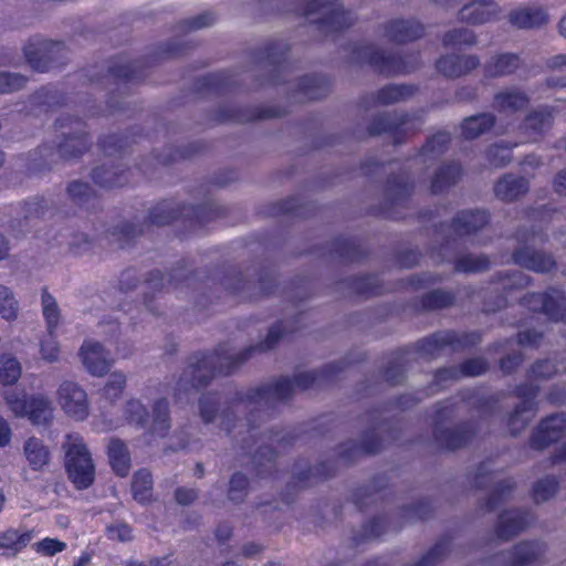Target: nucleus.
I'll return each mask as SVG.
<instances>
[{
	"label": "nucleus",
	"instance_id": "f257e3e1",
	"mask_svg": "<svg viewBox=\"0 0 566 566\" xmlns=\"http://www.w3.org/2000/svg\"><path fill=\"white\" fill-rule=\"evenodd\" d=\"M291 332L293 329L289 323L280 322L270 328L265 340L258 345L249 346L241 352H234L231 347L221 345L211 354L196 357V361L190 363L182 371L177 382L178 390L199 389L208 386L217 375H230L254 353L274 348L279 340Z\"/></svg>",
	"mask_w": 566,
	"mask_h": 566
},
{
	"label": "nucleus",
	"instance_id": "f03ea898",
	"mask_svg": "<svg viewBox=\"0 0 566 566\" xmlns=\"http://www.w3.org/2000/svg\"><path fill=\"white\" fill-rule=\"evenodd\" d=\"M62 449L69 479L77 489H87L94 481L95 467L84 439L78 433H69Z\"/></svg>",
	"mask_w": 566,
	"mask_h": 566
},
{
	"label": "nucleus",
	"instance_id": "7ed1b4c3",
	"mask_svg": "<svg viewBox=\"0 0 566 566\" xmlns=\"http://www.w3.org/2000/svg\"><path fill=\"white\" fill-rule=\"evenodd\" d=\"M323 375L321 373H301L295 376L293 382L285 378L277 380L274 384L254 389L249 398L256 401L258 405H271L274 401L287 399L293 394L294 388L305 390L313 386L315 382L321 381Z\"/></svg>",
	"mask_w": 566,
	"mask_h": 566
},
{
	"label": "nucleus",
	"instance_id": "20e7f679",
	"mask_svg": "<svg viewBox=\"0 0 566 566\" xmlns=\"http://www.w3.org/2000/svg\"><path fill=\"white\" fill-rule=\"evenodd\" d=\"M254 391L251 390L247 395H240L235 399V403L228 406L220 411V399L216 394L202 395L199 399V416L205 423L213 422L219 416L221 419V427L227 431L231 430V416L237 412H243L247 409V402L258 403L249 398Z\"/></svg>",
	"mask_w": 566,
	"mask_h": 566
},
{
	"label": "nucleus",
	"instance_id": "39448f33",
	"mask_svg": "<svg viewBox=\"0 0 566 566\" xmlns=\"http://www.w3.org/2000/svg\"><path fill=\"white\" fill-rule=\"evenodd\" d=\"M480 342V335L476 333H455L452 331L440 332L420 340L417 346L423 356L433 357L446 348L452 350L463 349Z\"/></svg>",
	"mask_w": 566,
	"mask_h": 566
},
{
	"label": "nucleus",
	"instance_id": "423d86ee",
	"mask_svg": "<svg viewBox=\"0 0 566 566\" xmlns=\"http://www.w3.org/2000/svg\"><path fill=\"white\" fill-rule=\"evenodd\" d=\"M61 409L71 418L82 421L90 411L88 397L84 388L75 381L63 380L56 390Z\"/></svg>",
	"mask_w": 566,
	"mask_h": 566
},
{
	"label": "nucleus",
	"instance_id": "0eeeda50",
	"mask_svg": "<svg viewBox=\"0 0 566 566\" xmlns=\"http://www.w3.org/2000/svg\"><path fill=\"white\" fill-rule=\"evenodd\" d=\"M538 392V388L533 384L518 386L516 395L522 398V402L517 405L513 413L509 418V429L512 436H517L526 428L535 413L534 398Z\"/></svg>",
	"mask_w": 566,
	"mask_h": 566
},
{
	"label": "nucleus",
	"instance_id": "6e6552de",
	"mask_svg": "<svg viewBox=\"0 0 566 566\" xmlns=\"http://www.w3.org/2000/svg\"><path fill=\"white\" fill-rule=\"evenodd\" d=\"M523 304L533 312L544 313L552 321H564L566 317V300L555 290L549 294L524 296Z\"/></svg>",
	"mask_w": 566,
	"mask_h": 566
},
{
	"label": "nucleus",
	"instance_id": "1a4fd4ad",
	"mask_svg": "<svg viewBox=\"0 0 566 566\" xmlns=\"http://www.w3.org/2000/svg\"><path fill=\"white\" fill-rule=\"evenodd\" d=\"M566 431V413H554L541 421L531 438V447L543 450L558 441Z\"/></svg>",
	"mask_w": 566,
	"mask_h": 566
},
{
	"label": "nucleus",
	"instance_id": "9d476101",
	"mask_svg": "<svg viewBox=\"0 0 566 566\" xmlns=\"http://www.w3.org/2000/svg\"><path fill=\"white\" fill-rule=\"evenodd\" d=\"M82 361L93 376L105 375L112 365L109 353L96 342H85L81 347Z\"/></svg>",
	"mask_w": 566,
	"mask_h": 566
},
{
	"label": "nucleus",
	"instance_id": "9b49d317",
	"mask_svg": "<svg viewBox=\"0 0 566 566\" xmlns=\"http://www.w3.org/2000/svg\"><path fill=\"white\" fill-rule=\"evenodd\" d=\"M530 524V514L522 510H510L499 516L495 527L497 538L509 541L524 531Z\"/></svg>",
	"mask_w": 566,
	"mask_h": 566
},
{
	"label": "nucleus",
	"instance_id": "f8f14e48",
	"mask_svg": "<svg viewBox=\"0 0 566 566\" xmlns=\"http://www.w3.org/2000/svg\"><path fill=\"white\" fill-rule=\"evenodd\" d=\"M433 436L440 448L455 450L467 446L471 441L474 436V430L469 424L454 429L442 428V426L436 424Z\"/></svg>",
	"mask_w": 566,
	"mask_h": 566
},
{
	"label": "nucleus",
	"instance_id": "ddd939ff",
	"mask_svg": "<svg viewBox=\"0 0 566 566\" xmlns=\"http://www.w3.org/2000/svg\"><path fill=\"white\" fill-rule=\"evenodd\" d=\"M22 454L34 472H44L51 462L50 448L39 438L31 437L23 443Z\"/></svg>",
	"mask_w": 566,
	"mask_h": 566
},
{
	"label": "nucleus",
	"instance_id": "4468645a",
	"mask_svg": "<svg viewBox=\"0 0 566 566\" xmlns=\"http://www.w3.org/2000/svg\"><path fill=\"white\" fill-rule=\"evenodd\" d=\"M31 531L9 528L0 533V552L2 556L13 557L32 539Z\"/></svg>",
	"mask_w": 566,
	"mask_h": 566
},
{
	"label": "nucleus",
	"instance_id": "2eb2a0df",
	"mask_svg": "<svg viewBox=\"0 0 566 566\" xmlns=\"http://www.w3.org/2000/svg\"><path fill=\"white\" fill-rule=\"evenodd\" d=\"M316 11H322V18L313 19V21H322L336 28H343L348 24L346 13L339 8L328 2L327 0H312L310 10L306 12L308 17Z\"/></svg>",
	"mask_w": 566,
	"mask_h": 566
},
{
	"label": "nucleus",
	"instance_id": "dca6fc26",
	"mask_svg": "<svg viewBox=\"0 0 566 566\" xmlns=\"http://www.w3.org/2000/svg\"><path fill=\"white\" fill-rule=\"evenodd\" d=\"M109 463L119 476H126L130 469V454L124 441L112 438L107 446Z\"/></svg>",
	"mask_w": 566,
	"mask_h": 566
},
{
	"label": "nucleus",
	"instance_id": "f3484780",
	"mask_svg": "<svg viewBox=\"0 0 566 566\" xmlns=\"http://www.w3.org/2000/svg\"><path fill=\"white\" fill-rule=\"evenodd\" d=\"M53 403L46 396L32 395L25 417L34 424H48L53 418Z\"/></svg>",
	"mask_w": 566,
	"mask_h": 566
},
{
	"label": "nucleus",
	"instance_id": "a211bd4d",
	"mask_svg": "<svg viewBox=\"0 0 566 566\" xmlns=\"http://www.w3.org/2000/svg\"><path fill=\"white\" fill-rule=\"evenodd\" d=\"M510 21L517 28H535L547 21V15L538 7H522L510 13Z\"/></svg>",
	"mask_w": 566,
	"mask_h": 566
},
{
	"label": "nucleus",
	"instance_id": "6ab92c4d",
	"mask_svg": "<svg viewBox=\"0 0 566 566\" xmlns=\"http://www.w3.org/2000/svg\"><path fill=\"white\" fill-rule=\"evenodd\" d=\"M514 259L517 264L536 272H547L555 264L552 256L542 252L531 251L530 249L517 251Z\"/></svg>",
	"mask_w": 566,
	"mask_h": 566
},
{
	"label": "nucleus",
	"instance_id": "aec40b11",
	"mask_svg": "<svg viewBox=\"0 0 566 566\" xmlns=\"http://www.w3.org/2000/svg\"><path fill=\"white\" fill-rule=\"evenodd\" d=\"M478 65L474 56H446L438 62V70L446 76H460Z\"/></svg>",
	"mask_w": 566,
	"mask_h": 566
},
{
	"label": "nucleus",
	"instance_id": "412c9836",
	"mask_svg": "<svg viewBox=\"0 0 566 566\" xmlns=\"http://www.w3.org/2000/svg\"><path fill=\"white\" fill-rule=\"evenodd\" d=\"M169 429V402L165 398L157 399L153 405V420L150 431L158 436H166Z\"/></svg>",
	"mask_w": 566,
	"mask_h": 566
},
{
	"label": "nucleus",
	"instance_id": "4be33fe9",
	"mask_svg": "<svg viewBox=\"0 0 566 566\" xmlns=\"http://www.w3.org/2000/svg\"><path fill=\"white\" fill-rule=\"evenodd\" d=\"M544 547L539 543H520L514 547L510 566H524L541 557Z\"/></svg>",
	"mask_w": 566,
	"mask_h": 566
},
{
	"label": "nucleus",
	"instance_id": "5701e85b",
	"mask_svg": "<svg viewBox=\"0 0 566 566\" xmlns=\"http://www.w3.org/2000/svg\"><path fill=\"white\" fill-rule=\"evenodd\" d=\"M495 195L502 200H514L527 190L524 179L504 177L495 185Z\"/></svg>",
	"mask_w": 566,
	"mask_h": 566
},
{
	"label": "nucleus",
	"instance_id": "b1692460",
	"mask_svg": "<svg viewBox=\"0 0 566 566\" xmlns=\"http://www.w3.org/2000/svg\"><path fill=\"white\" fill-rule=\"evenodd\" d=\"M134 499L138 502L150 500L153 494V476L151 473L142 469L135 472L132 483Z\"/></svg>",
	"mask_w": 566,
	"mask_h": 566
},
{
	"label": "nucleus",
	"instance_id": "393cba45",
	"mask_svg": "<svg viewBox=\"0 0 566 566\" xmlns=\"http://www.w3.org/2000/svg\"><path fill=\"white\" fill-rule=\"evenodd\" d=\"M124 417L129 424L145 428L149 422L147 407L138 399H129L124 407Z\"/></svg>",
	"mask_w": 566,
	"mask_h": 566
},
{
	"label": "nucleus",
	"instance_id": "a878e982",
	"mask_svg": "<svg viewBox=\"0 0 566 566\" xmlns=\"http://www.w3.org/2000/svg\"><path fill=\"white\" fill-rule=\"evenodd\" d=\"M22 374L20 361L12 355H0V384L9 386L15 384Z\"/></svg>",
	"mask_w": 566,
	"mask_h": 566
},
{
	"label": "nucleus",
	"instance_id": "bb28decb",
	"mask_svg": "<svg viewBox=\"0 0 566 566\" xmlns=\"http://www.w3.org/2000/svg\"><path fill=\"white\" fill-rule=\"evenodd\" d=\"M63 135L66 136L65 140L59 144V153L63 157H73L81 153H83L86 147V138L80 132H63Z\"/></svg>",
	"mask_w": 566,
	"mask_h": 566
},
{
	"label": "nucleus",
	"instance_id": "cd10ccee",
	"mask_svg": "<svg viewBox=\"0 0 566 566\" xmlns=\"http://www.w3.org/2000/svg\"><path fill=\"white\" fill-rule=\"evenodd\" d=\"M559 488V481L555 476H546L538 480L533 486V500L539 504L553 499Z\"/></svg>",
	"mask_w": 566,
	"mask_h": 566
},
{
	"label": "nucleus",
	"instance_id": "c85d7f7f",
	"mask_svg": "<svg viewBox=\"0 0 566 566\" xmlns=\"http://www.w3.org/2000/svg\"><path fill=\"white\" fill-rule=\"evenodd\" d=\"M42 312L48 332H54L60 324L61 312L56 300L46 290H43L42 293Z\"/></svg>",
	"mask_w": 566,
	"mask_h": 566
},
{
	"label": "nucleus",
	"instance_id": "c756f323",
	"mask_svg": "<svg viewBox=\"0 0 566 566\" xmlns=\"http://www.w3.org/2000/svg\"><path fill=\"white\" fill-rule=\"evenodd\" d=\"M29 398L24 391L7 390L3 394L6 405L18 418H24L28 415Z\"/></svg>",
	"mask_w": 566,
	"mask_h": 566
},
{
	"label": "nucleus",
	"instance_id": "7c9ffc66",
	"mask_svg": "<svg viewBox=\"0 0 566 566\" xmlns=\"http://www.w3.org/2000/svg\"><path fill=\"white\" fill-rule=\"evenodd\" d=\"M493 124V118L488 114L478 115L465 119L462 124V133L467 138H475Z\"/></svg>",
	"mask_w": 566,
	"mask_h": 566
},
{
	"label": "nucleus",
	"instance_id": "2f4dec72",
	"mask_svg": "<svg viewBox=\"0 0 566 566\" xmlns=\"http://www.w3.org/2000/svg\"><path fill=\"white\" fill-rule=\"evenodd\" d=\"M520 60L514 54H501L495 56L489 64L491 75H504L517 69Z\"/></svg>",
	"mask_w": 566,
	"mask_h": 566
},
{
	"label": "nucleus",
	"instance_id": "473e14b6",
	"mask_svg": "<svg viewBox=\"0 0 566 566\" xmlns=\"http://www.w3.org/2000/svg\"><path fill=\"white\" fill-rule=\"evenodd\" d=\"M248 478L240 472L234 473L229 483L228 499L235 504L242 503L248 494Z\"/></svg>",
	"mask_w": 566,
	"mask_h": 566
},
{
	"label": "nucleus",
	"instance_id": "72a5a7b5",
	"mask_svg": "<svg viewBox=\"0 0 566 566\" xmlns=\"http://www.w3.org/2000/svg\"><path fill=\"white\" fill-rule=\"evenodd\" d=\"M18 312L19 305L12 292L6 285H0V316L13 321L18 317Z\"/></svg>",
	"mask_w": 566,
	"mask_h": 566
},
{
	"label": "nucleus",
	"instance_id": "f704fd0d",
	"mask_svg": "<svg viewBox=\"0 0 566 566\" xmlns=\"http://www.w3.org/2000/svg\"><path fill=\"white\" fill-rule=\"evenodd\" d=\"M60 345L54 336V332H48V335L40 340V355L46 363H56L60 359Z\"/></svg>",
	"mask_w": 566,
	"mask_h": 566
},
{
	"label": "nucleus",
	"instance_id": "c9c22d12",
	"mask_svg": "<svg viewBox=\"0 0 566 566\" xmlns=\"http://www.w3.org/2000/svg\"><path fill=\"white\" fill-rule=\"evenodd\" d=\"M486 222L488 217L484 212H467L458 219L457 227L461 229L462 233H471L482 228Z\"/></svg>",
	"mask_w": 566,
	"mask_h": 566
},
{
	"label": "nucleus",
	"instance_id": "e433bc0d",
	"mask_svg": "<svg viewBox=\"0 0 566 566\" xmlns=\"http://www.w3.org/2000/svg\"><path fill=\"white\" fill-rule=\"evenodd\" d=\"M496 105L502 111H516L526 105V97L520 92H505L496 96Z\"/></svg>",
	"mask_w": 566,
	"mask_h": 566
},
{
	"label": "nucleus",
	"instance_id": "4c0bfd02",
	"mask_svg": "<svg viewBox=\"0 0 566 566\" xmlns=\"http://www.w3.org/2000/svg\"><path fill=\"white\" fill-rule=\"evenodd\" d=\"M422 34L421 25L411 22H396L394 25V38L399 42L419 38Z\"/></svg>",
	"mask_w": 566,
	"mask_h": 566
},
{
	"label": "nucleus",
	"instance_id": "58836bf2",
	"mask_svg": "<svg viewBox=\"0 0 566 566\" xmlns=\"http://www.w3.org/2000/svg\"><path fill=\"white\" fill-rule=\"evenodd\" d=\"M453 302V296L442 290H434L423 296L422 305L428 310H437L449 306Z\"/></svg>",
	"mask_w": 566,
	"mask_h": 566
},
{
	"label": "nucleus",
	"instance_id": "ea45409f",
	"mask_svg": "<svg viewBox=\"0 0 566 566\" xmlns=\"http://www.w3.org/2000/svg\"><path fill=\"white\" fill-rule=\"evenodd\" d=\"M489 259L485 256L465 255L457 261L455 269L461 272H479L488 269Z\"/></svg>",
	"mask_w": 566,
	"mask_h": 566
},
{
	"label": "nucleus",
	"instance_id": "a19ab883",
	"mask_svg": "<svg viewBox=\"0 0 566 566\" xmlns=\"http://www.w3.org/2000/svg\"><path fill=\"white\" fill-rule=\"evenodd\" d=\"M126 385V376L123 373L115 371L108 377L104 387V395L108 399H116L120 396Z\"/></svg>",
	"mask_w": 566,
	"mask_h": 566
},
{
	"label": "nucleus",
	"instance_id": "79ce46f5",
	"mask_svg": "<svg viewBox=\"0 0 566 566\" xmlns=\"http://www.w3.org/2000/svg\"><path fill=\"white\" fill-rule=\"evenodd\" d=\"M557 373L555 365L547 359L537 360L530 369L528 378L531 380L549 379Z\"/></svg>",
	"mask_w": 566,
	"mask_h": 566
},
{
	"label": "nucleus",
	"instance_id": "37998d69",
	"mask_svg": "<svg viewBox=\"0 0 566 566\" xmlns=\"http://www.w3.org/2000/svg\"><path fill=\"white\" fill-rule=\"evenodd\" d=\"M27 80L18 73H0V94L11 93L24 86Z\"/></svg>",
	"mask_w": 566,
	"mask_h": 566
},
{
	"label": "nucleus",
	"instance_id": "c03bdc74",
	"mask_svg": "<svg viewBox=\"0 0 566 566\" xmlns=\"http://www.w3.org/2000/svg\"><path fill=\"white\" fill-rule=\"evenodd\" d=\"M514 489V483L511 480L499 481L493 490L492 495L488 501V507L493 510L507 494Z\"/></svg>",
	"mask_w": 566,
	"mask_h": 566
},
{
	"label": "nucleus",
	"instance_id": "a18cd8bd",
	"mask_svg": "<svg viewBox=\"0 0 566 566\" xmlns=\"http://www.w3.org/2000/svg\"><path fill=\"white\" fill-rule=\"evenodd\" d=\"M65 547L66 544L64 542L49 537L34 544L35 551L46 556H53L54 554L64 551Z\"/></svg>",
	"mask_w": 566,
	"mask_h": 566
},
{
	"label": "nucleus",
	"instance_id": "49530a36",
	"mask_svg": "<svg viewBox=\"0 0 566 566\" xmlns=\"http://www.w3.org/2000/svg\"><path fill=\"white\" fill-rule=\"evenodd\" d=\"M449 545L447 542H440L436 544L422 560L416 566H430L441 560L448 553Z\"/></svg>",
	"mask_w": 566,
	"mask_h": 566
},
{
	"label": "nucleus",
	"instance_id": "de8ad7c7",
	"mask_svg": "<svg viewBox=\"0 0 566 566\" xmlns=\"http://www.w3.org/2000/svg\"><path fill=\"white\" fill-rule=\"evenodd\" d=\"M443 42L446 45L472 44L474 42V35L467 29L454 30L444 35Z\"/></svg>",
	"mask_w": 566,
	"mask_h": 566
},
{
	"label": "nucleus",
	"instance_id": "09e8293b",
	"mask_svg": "<svg viewBox=\"0 0 566 566\" xmlns=\"http://www.w3.org/2000/svg\"><path fill=\"white\" fill-rule=\"evenodd\" d=\"M494 481L491 463L482 462L474 472L473 483L476 488H484L488 483Z\"/></svg>",
	"mask_w": 566,
	"mask_h": 566
},
{
	"label": "nucleus",
	"instance_id": "8fccbe9b",
	"mask_svg": "<svg viewBox=\"0 0 566 566\" xmlns=\"http://www.w3.org/2000/svg\"><path fill=\"white\" fill-rule=\"evenodd\" d=\"M488 369V364L482 358L469 359L461 366V374L464 376H479Z\"/></svg>",
	"mask_w": 566,
	"mask_h": 566
},
{
	"label": "nucleus",
	"instance_id": "3c124183",
	"mask_svg": "<svg viewBox=\"0 0 566 566\" xmlns=\"http://www.w3.org/2000/svg\"><path fill=\"white\" fill-rule=\"evenodd\" d=\"M67 191L70 197L80 203L84 202L92 195L90 186L87 184L78 181L72 182L69 186Z\"/></svg>",
	"mask_w": 566,
	"mask_h": 566
},
{
	"label": "nucleus",
	"instance_id": "603ef678",
	"mask_svg": "<svg viewBox=\"0 0 566 566\" xmlns=\"http://www.w3.org/2000/svg\"><path fill=\"white\" fill-rule=\"evenodd\" d=\"M462 19L468 20L471 23H483L489 20V13L482 7H467L462 11Z\"/></svg>",
	"mask_w": 566,
	"mask_h": 566
},
{
	"label": "nucleus",
	"instance_id": "864d4df0",
	"mask_svg": "<svg viewBox=\"0 0 566 566\" xmlns=\"http://www.w3.org/2000/svg\"><path fill=\"white\" fill-rule=\"evenodd\" d=\"M108 536L112 539L125 542L132 539V530L127 524L120 523L107 527Z\"/></svg>",
	"mask_w": 566,
	"mask_h": 566
},
{
	"label": "nucleus",
	"instance_id": "5fc2aeb1",
	"mask_svg": "<svg viewBox=\"0 0 566 566\" xmlns=\"http://www.w3.org/2000/svg\"><path fill=\"white\" fill-rule=\"evenodd\" d=\"M489 157L490 160L496 166L505 165L511 159L510 149L507 147H492L489 150Z\"/></svg>",
	"mask_w": 566,
	"mask_h": 566
},
{
	"label": "nucleus",
	"instance_id": "6e6d98bb",
	"mask_svg": "<svg viewBox=\"0 0 566 566\" xmlns=\"http://www.w3.org/2000/svg\"><path fill=\"white\" fill-rule=\"evenodd\" d=\"M386 528V523L384 518L373 520L365 528V536L367 538H377L379 537Z\"/></svg>",
	"mask_w": 566,
	"mask_h": 566
},
{
	"label": "nucleus",
	"instance_id": "4d7b16f0",
	"mask_svg": "<svg viewBox=\"0 0 566 566\" xmlns=\"http://www.w3.org/2000/svg\"><path fill=\"white\" fill-rule=\"evenodd\" d=\"M198 496L195 489L179 488L175 491V499L181 505L191 504Z\"/></svg>",
	"mask_w": 566,
	"mask_h": 566
},
{
	"label": "nucleus",
	"instance_id": "13d9d810",
	"mask_svg": "<svg viewBox=\"0 0 566 566\" xmlns=\"http://www.w3.org/2000/svg\"><path fill=\"white\" fill-rule=\"evenodd\" d=\"M542 339V334L535 331H524L518 333V343L521 345L535 346Z\"/></svg>",
	"mask_w": 566,
	"mask_h": 566
},
{
	"label": "nucleus",
	"instance_id": "bf43d9fd",
	"mask_svg": "<svg viewBox=\"0 0 566 566\" xmlns=\"http://www.w3.org/2000/svg\"><path fill=\"white\" fill-rule=\"evenodd\" d=\"M380 440L378 434L373 433L371 437H366L361 444V450L366 453H376L380 450Z\"/></svg>",
	"mask_w": 566,
	"mask_h": 566
},
{
	"label": "nucleus",
	"instance_id": "052dcab7",
	"mask_svg": "<svg viewBox=\"0 0 566 566\" xmlns=\"http://www.w3.org/2000/svg\"><path fill=\"white\" fill-rule=\"evenodd\" d=\"M522 363L521 355H510L501 360V370L505 374L512 373Z\"/></svg>",
	"mask_w": 566,
	"mask_h": 566
},
{
	"label": "nucleus",
	"instance_id": "680f3d73",
	"mask_svg": "<svg viewBox=\"0 0 566 566\" xmlns=\"http://www.w3.org/2000/svg\"><path fill=\"white\" fill-rule=\"evenodd\" d=\"M548 122L547 116L543 115L542 113H534L526 119V126L538 130L542 129Z\"/></svg>",
	"mask_w": 566,
	"mask_h": 566
},
{
	"label": "nucleus",
	"instance_id": "e2e57ef3",
	"mask_svg": "<svg viewBox=\"0 0 566 566\" xmlns=\"http://www.w3.org/2000/svg\"><path fill=\"white\" fill-rule=\"evenodd\" d=\"M11 440V429L6 419L0 417V447H6Z\"/></svg>",
	"mask_w": 566,
	"mask_h": 566
},
{
	"label": "nucleus",
	"instance_id": "0e129e2a",
	"mask_svg": "<svg viewBox=\"0 0 566 566\" xmlns=\"http://www.w3.org/2000/svg\"><path fill=\"white\" fill-rule=\"evenodd\" d=\"M403 96V88L391 86L384 91L382 99L384 102H396Z\"/></svg>",
	"mask_w": 566,
	"mask_h": 566
},
{
	"label": "nucleus",
	"instance_id": "69168bd1",
	"mask_svg": "<svg viewBox=\"0 0 566 566\" xmlns=\"http://www.w3.org/2000/svg\"><path fill=\"white\" fill-rule=\"evenodd\" d=\"M458 374L459 373L452 368L441 369L436 374V381L438 384H442L449 379H455L458 377Z\"/></svg>",
	"mask_w": 566,
	"mask_h": 566
},
{
	"label": "nucleus",
	"instance_id": "338daca9",
	"mask_svg": "<svg viewBox=\"0 0 566 566\" xmlns=\"http://www.w3.org/2000/svg\"><path fill=\"white\" fill-rule=\"evenodd\" d=\"M231 534H232V527L227 523H222V524L218 525V527L216 530V536L222 543L228 541L231 537Z\"/></svg>",
	"mask_w": 566,
	"mask_h": 566
},
{
	"label": "nucleus",
	"instance_id": "774afa93",
	"mask_svg": "<svg viewBox=\"0 0 566 566\" xmlns=\"http://www.w3.org/2000/svg\"><path fill=\"white\" fill-rule=\"evenodd\" d=\"M547 399L553 403H564L566 402V391L565 389H559L557 391L555 388H553L549 391Z\"/></svg>",
	"mask_w": 566,
	"mask_h": 566
}]
</instances>
